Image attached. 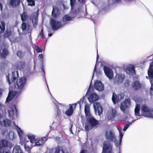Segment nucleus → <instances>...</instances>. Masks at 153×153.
Listing matches in <instances>:
<instances>
[{"label": "nucleus", "instance_id": "obj_39", "mask_svg": "<svg viewBox=\"0 0 153 153\" xmlns=\"http://www.w3.org/2000/svg\"><path fill=\"white\" fill-rule=\"evenodd\" d=\"M70 5L71 6V9L72 10L74 7V3H75V0H70Z\"/></svg>", "mask_w": 153, "mask_h": 153}, {"label": "nucleus", "instance_id": "obj_60", "mask_svg": "<svg viewBox=\"0 0 153 153\" xmlns=\"http://www.w3.org/2000/svg\"><path fill=\"white\" fill-rule=\"evenodd\" d=\"M150 57V56H149V57H148V58H149Z\"/></svg>", "mask_w": 153, "mask_h": 153}, {"label": "nucleus", "instance_id": "obj_52", "mask_svg": "<svg viewBox=\"0 0 153 153\" xmlns=\"http://www.w3.org/2000/svg\"><path fill=\"white\" fill-rule=\"evenodd\" d=\"M96 65H95V68H94V73H93V76H94V72L96 71Z\"/></svg>", "mask_w": 153, "mask_h": 153}, {"label": "nucleus", "instance_id": "obj_20", "mask_svg": "<svg viewBox=\"0 0 153 153\" xmlns=\"http://www.w3.org/2000/svg\"><path fill=\"white\" fill-rule=\"evenodd\" d=\"M99 98L98 96L96 94L93 93L90 95L88 99L90 102H93L97 100Z\"/></svg>", "mask_w": 153, "mask_h": 153}, {"label": "nucleus", "instance_id": "obj_7", "mask_svg": "<svg viewBox=\"0 0 153 153\" xmlns=\"http://www.w3.org/2000/svg\"><path fill=\"white\" fill-rule=\"evenodd\" d=\"M112 146L108 141H105L103 143L102 153H111Z\"/></svg>", "mask_w": 153, "mask_h": 153}, {"label": "nucleus", "instance_id": "obj_4", "mask_svg": "<svg viewBox=\"0 0 153 153\" xmlns=\"http://www.w3.org/2000/svg\"><path fill=\"white\" fill-rule=\"evenodd\" d=\"M141 115L152 118L153 117V109L146 105H143L141 107Z\"/></svg>", "mask_w": 153, "mask_h": 153}, {"label": "nucleus", "instance_id": "obj_2", "mask_svg": "<svg viewBox=\"0 0 153 153\" xmlns=\"http://www.w3.org/2000/svg\"><path fill=\"white\" fill-rule=\"evenodd\" d=\"M85 112L87 118V121L85 124V128L86 130L88 131L91 129L93 126L97 125L98 122L91 114L89 111V106L88 105H85Z\"/></svg>", "mask_w": 153, "mask_h": 153}, {"label": "nucleus", "instance_id": "obj_29", "mask_svg": "<svg viewBox=\"0 0 153 153\" xmlns=\"http://www.w3.org/2000/svg\"><path fill=\"white\" fill-rule=\"evenodd\" d=\"M140 86V85L139 83V82L137 81L134 82L132 85V87L135 89L138 88Z\"/></svg>", "mask_w": 153, "mask_h": 153}, {"label": "nucleus", "instance_id": "obj_21", "mask_svg": "<svg viewBox=\"0 0 153 153\" xmlns=\"http://www.w3.org/2000/svg\"><path fill=\"white\" fill-rule=\"evenodd\" d=\"M7 3L10 6L15 7L19 4L20 1L19 0H8L7 1Z\"/></svg>", "mask_w": 153, "mask_h": 153}, {"label": "nucleus", "instance_id": "obj_50", "mask_svg": "<svg viewBox=\"0 0 153 153\" xmlns=\"http://www.w3.org/2000/svg\"><path fill=\"white\" fill-rule=\"evenodd\" d=\"M39 58L41 59H43V55L42 54H39Z\"/></svg>", "mask_w": 153, "mask_h": 153}, {"label": "nucleus", "instance_id": "obj_31", "mask_svg": "<svg viewBox=\"0 0 153 153\" xmlns=\"http://www.w3.org/2000/svg\"><path fill=\"white\" fill-rule=\"evenodd\" d=\"M58 10L57 8L56 7H53V10L52 11V16L53 17L56 16V13H57Z\"/></svg>", "mask_w": 153, "mask_h": 153}, {"label": "nucleus", "instance_id": "obj_38", "mask_svg": "<svg viewBox=\"0 0 153 153\" xmlns=\"http://www.w3.org/2000/svg\"><path fill=\"white\" fill-rule=\"evenodd\" d=\"M151 84V87L150 89V94L151 95H153V84L152 83V80H150Z\"/></svg>", "mask_w": 153, "mask_h": 153}, {"label": "nucleus", "instance_id": "obj_42", "mask_svg": "<svg viewBox=\"0 0 153 153\" xmlns=\"http://www.w3.org/2000/svg\"><path fill=\"white\" fill-rule=\"evenodd\" d=\"M17 55L18 56L21 58L23 56V53L21 51H18L17 53Z\"/></svg>", "mask_w": 153, "mask_h": 153}, {"label": "nucleus", "instance_id": "obj_62", "mask_svg": "<svg viewBox=\"0 0 153 153\" xmlns=\"http://www.w3.org/2000/svg\"><path fill=\"white\" fill-rule=\"evenodd\" d=\"M88 91L87 93L88 92Z\"/></svg>", "mask_w": 153, "mask_h": 153}, {"label": "nucleus", "instance_id": "obj_17", "mask_svg": "<svg viewBox=\"0 0 153 153\" xmlns=\"http://www.w3.org/2000/svg\"><path fill=\"white\" fill-rule=\"evenodd\" d=\"M94 108L96 113L97 112L98 115H100L102 112V110L100 104L97 102L94 103Z\"/></svg>", "mask_w": 153, "mask_h": 153}, {"label": "nucleus", "instance_id": "obj_36", "mask_svg": "<svg viewBox=\"0 0 153 153\" xmlns=\"http://www.w3.org/2000/svg\"><path fill=\"white\" fill-rule=\"evenodd\" d=\"M29 5L31 6H34L35 5L34 1L33 0H27Z\"/></svg>", "mask_w": 153, "mask_h": 153}, {"label": "nucleus", "instance_id": "obj_51", "mask_svg": "<svg viewBox=\"0 0 153 153\" xmlns=\"http://www.w3.org/2000/svg\"><path fill=\"white\" fill-rule=\"evenodd\" d=\"M78 1L80 3H83L85 1L84 0H78Z\"/></svg>", "mask_w": 153, "mask_h": 153}, {"label": "nucleus", "instance_id": "obj_13", "mask_svg": "<svg viewBox=\"0 0 153 153\" xmlns=\"http://www.w3.org/2000/svg\"><path fill=\"white\" fill-rule=\"evenodd\" d=\"M125 70L127 73L130 75L134 73V65L132 64H128L124 67Z\"/></svg>", "mask_w": 153, "mask_h": 153}, {"label": "nucleus", "instance_id": "obj_11", "mask_svg": "<svg viewBox=\"0 0 153 153\" xmlns=\"http://www.w3.org/2000/svg\"><path fill=\"white\" fill-rule=\"evenodd\" d=\"M83 99H81L80 101L78 102L77 103H76L75 104H73L72 105H71L69 108L68 109L67 111L65 112L66 114L68 116L71 115L73 112V109L72 106H75L78 103L79 105L80 108L83 102Z\"/></svg>", "mask_w": 153, "mask_h": 153}, {"label": "nucleus", "instance_id": "obj_58", "mask_svg": "<svg viewBox=\"0 0 153 153\" xmlns=\"http://www.w3.org/2000/svg\"><path fill=\"white\" fill-rule=\"evenodd\" d=\"M45 139H46V138H45L44 139V142L45 141H46V140H45Z\"/></svg>", "mask_w": 153, "mask_h": 153}, {"label": "nucleus", "instance_id": "obj_54", "mask_svg": "<svg viewBox=\"0 0 153 153\" xmlns=\"http://www.w3.org/2000/svg\"><path fill=\"white\" fill-rule=\"evenodd\" d=\"M59 139H60V138H56V141H57V142L58 143L59 142V141H58V140H59Z\"/></svg>", "mask_w": 153, "mask_h": 153}, {"label": "nucleus", "instance_id": "obj_32", "mask_svg": "<svg viewBox=\"0 0 153 153\" xmlns=\"http://www.w3.org/2000/svg\"><path fill=\"white\" fill-rule=\"evenodd\" d=\"M135 120L133 121L131 123L130 122H127L126 123V124L124 128H123V130L124 131H125L127 129L129 126L131 124V123H133Z\"/></svg>", "mask_w": 153, "mask_h": 153}, {"label": "nucleus", "instance_id": "obj_22", "mask_svg": "<svg viewBox=\"0 0 153 153\" xmlns=\"http://www.w3.org/2000/svg\"><path fill=\"white\" fill-rule=\"evenodd\" d=\"M45 138H46L45 140H46L48 139L47 137L46 136L42 138L41 139L36 140L33 146H40L42 145L44 143V139Z\"/></svg>", "mask_w": 153, "mask_h": 153}, {"label": "nucleus", "instance_id": "obj_3", "mask_svg": "<svg viewBox=\"0 0 153 153\" xmlns=\"http://www.w3.org/2000/svg\"><path fill=\"white\" fill-rule=\"evenodd\" d=\"M120 133L119 139L117 140L114 133L111 130H107L105 133V136L106 139L108 140L114 142L115 146H118L120 144L123 134L119 130Z\"/></svg>", "mask_w": 153, "mask_h": 153}, {"label": "nucleus", "instance_id": "obj_14", "mask_svg": "<svg viewBox=\"0 0 153 153\" xmlns=\"http://www.w3.org/2000/svg\"><path fill=\"white\" fill-rule=\"evenodd\" d=\"M116 109L112 108H110L107 113V118L108 120L112 119L116 117Z\"/></svg>", "mask_w": 153, "mask_h": 153}, {"label": "nucleus", "instance_id": "obj_9", "mask_svg": "<svg viewBox=\"0 0 153 153\" xmlns=\"http://www.w3.org/2000/svg\"><path fill=\"white\" fill-rule=\"evenodd\" d=\"M50 24L53 30H57L61 27V24L60 22L53 19L51 20Z\"/></svg>", "mask_w": 153, "mask_h": 153}, {"label": "nucleus", "instance_id": "obj_59", "mask_svg": "<svg viewBox=\"0 0 153 153\" xmlns=\"http://www.w3.org/2000/svg\"><path fill=\"white\" fill-rule=\"evenodd\" d=\"M63 7L64 8V9H67V8H66L65 7V6H64V5H63Z\"/></svg>", "mask_w": 153, "mask_h": 153}, {"label": "nucleus", "instance_id": "obj_56", "mask_svg": "<svg viewBox=\"0 0 153 153\" xmlns=\"http://www.w3.org/2000/svg\"><path fill=\"white\" fill-rule=\"evenodd\" d=\"M137 98H134V100L136 102H138V101H137V100H136V99Z\"/></svg>", "mask_w": 153, "mask_h": 153}, {"label": "nucleus", "instance_id": "obj_5", "mask_svg": "<svg viewBox=\"0 0 153 153\" xmlns=\"http://www.w3.org/2000/svg\"><path fill=\"white\" fill-rule=\"evenodd\" d=\"M9 116L10 118H14L18 116L17 111L15 106L14 105H10L7 110Z\"/></svg>", "mask_w": 153, "mask_h": 153}, {"label": "nucleus", "instance_id": "obj_40", "mask_svg": "<svg viewBox=\"0 0 153 153\" xmlns=\"http://www.w3.org/2000/svg\"><path fill=\"white\" fill-rule=\"evenodd\" d=\"M32 22L34 24V25L35 26V25H36L37 23V19L36 17L33 18L32 19Z\"/></svg>", "mask_w": 153, "mask_h": 153}, {"label": "nucleus", "instance_id": "obj_19", "mask_svg": "<svg viewBox=\"0 0 153 153\" xmlns=\"http://www.w3.org/2000/svg\"><path fill=\"white\" fill-rule=\"evenodd\" d=\"M148 74V76H146V78L147 79H149L150 80H151V79L153 78V62L150 65Z\"/></svg>", "mask_w": 153, "mask_h": 153}, {"label": "nucleus", "instance_id": "obj_61", "mask_svg": "<svg viewBox=\"0 0 153 153\" xmlns=\"http://www.w3.org/2000/svg\"><path fill=\"white\" fill-rule=\"evenodd\" d=\"M48 32H50V31H49V30H48Z\"/></svg>", "mask_w": 153, "mask_h": 153}, {"label": "nucleus", "instance_id": "obj_33", "mask_svg": "<svg viewBox=\"0 0 153 153\" xmlns=\"http://www.w3.org/2000/svg\"><path fill=\"white\" fill-rule=\"evenodd\" d=\"M33 146V145H32L29 146H27L26 143L24 145V147L25 150L28 152L30 151L32 147Z\"/></svg>", "mask_w": 153, "mask_h": 153}, {"label": "nucleus", "instance_id": "obj_8", "mask_svg": "<svg viewBox=\"0 0 153 153\" xmlns=\"http://www.w3.org/2000/svg\"><path fill=\"white\" fill-rule=\"evenodd\" d=\"M130 105V100L129 99H127L121 104L120 106V109L123 112H124L129 107Z\"/></svg>", "mask_w": 153, "mask_h": 153}, {"label": "nucleus", "instance_id": "obj_25", "mask_svg": "<svg viewBox=\"0 0 153 153\" xmlns=\"http://www.w3.org/2000/svg\"><path fill=\"white\" fill-rule=\"evenodd\" d=\"M8 53V51L7 49H3L2 52L1 51H0V55L1 57L3 59H4Z\"/></svg>", "mask_w": 153, "mask_h": 153}, {"label": "nucleus", "instance_id": "obj_37", "mask_svg": "<svg viewBox=\"0 0 153 153\" xmlns=\"http://www.w3.org/2000/svg\"><path fill=\"white\" fill-rule=\"evenodd\" d=\"M8 137L10 139H12L14 137V133L13 131H10L8 135Z\"/></svg>", "mask_w": 153, "mask_h": 153}, {"label": "nucleus", "instance_id": "obj_30", "mask_svg": "<svg viewBox=\"0 0 153 153\" xmlns=\"http://www.w3.org/2000/svg\"><path fill=\"white\" fill-rule=\"evenodd\" d=\"M55 153H64L62 148L61 147H58L56 149Z\"/></svg>", "mask_w": 153, "mask_h": 153}, {"label": "nucleus", "instance_id": "obj_15", "mask_svg": "<svg viewBox=\"0 0 153 153\" xmlns=\"http://www.w3.org/2000/svg\"><path fill=\"white\" fill-rule=\"evenodd\" d=\"M124 95L123 94H121L119 95H117L116 94L113 93L112 98V101L114 104H116L119 101H120L124 97Z\"/></svg>", "mask_w": 153, "mask_h": 153}, {"label": "nucleus", "instance_id": "obj_46", "mask_svg": "<svg viewBox=\"0 0 153 153\" xmlns=\"http://www.w3.org/2000/svg\"><path fill=\"white\" fill-rule=\"evenodd\" d=\"M40 36L42 38H43L44 37V36H43V29H42L41 30V32L40 34Z\"/></svg>", "mask_w": 153, "mask_h": 153}, {"label": "nucleus", "instance_id": "obj_23", "mask_svg": "<svg viewBox=\"0 0 153 153\" xmlns=\"http://www.w3.org/2000/svg\"><path fill=\"white\" fill-rule=\"evenodd\" d=\"M10 124L11 122L8 119L4 120L3 121H0V125L2 126H10Z\"/></svg>", "mask_w": 153, "mask_h": 153}, {"label": "nucleus", "instance_id": "obj_64", "mask_svg": "<svg viewBox=\"0 0 153 153\" xmlns=\"http://www.w3.org/2000/svg\"><path fill=\"white\" fill-rule=\"evenodd\" d=\"M152 118H153V117H152Z\"/></svg>", "mask_w": 153, "mask_h": 153}, {"label": "nucleus", "instance_id": "obj_28", "mask_svg": "<svg viewBox=\"0 0 153 153\" xmlns=\"http://www.w3.org/2000/svg\"><path fill=\"white\" fill-rule=\"evenodd\" d=\"M140 105L136 104L134 109V114L135 116H139V114Z\"/></svg>", "mask_w": 153, "mask_h": 153}, {"label": "nucleus", "instance_id": "obj_26", "mask_svg": "<svg viewBox=\"0 0 153 153\" xmlns=\"http://www.w3.org/2000/svg\"><path fill=\"white\" fill-rule=\"evenodd\" d=\"M28 137L30 140V143H35L36 139H35V136L31 134H29L28 135Z\"/></svg>", "mask_w": 153, "mask_h": 153}, {"label": "nucleus", "instance_id": "obj_1", "mask_svg": "<svg viewBox=\"0 0 153 153\" xmlns=\"http://www.w3.org/2000/svg\"><path fill=\"white\" fill-rule=\"evenodd\" d=\"M26 82V78L24 77L17 80L16 85L15 86V90L14 91H9L6 98V102L11 100L15 96H17L21 92L24 88Z\"/></svg>", "mask_w": 153, "mask_h": 153}, {"label": "nucleus", "instance_id": "obj_49", "mask_svg": "<svg viewBox=\"0 0 153 153\" xmlns=\"http://www.w3.org/2000/svg\"><path fill=\"white\" fill-rule=\"evenodd\" d=\"M86 151L85 150H82L80 153H86Z\"/></svg>", "mask_w": 153, "mask_h": 153}, {"label": "nucleus", "instance_id": "obj_63", "mask_svg": "<svg viewBox=\"0 0 153 153\" xmlns=\"http://www.w3.org/2000/svg\"><path fill=\"white\" fill-rule=\"evenodd\" d=\"M140 100H139L138 101Z\"/></svg>", "mask_w": 153, "mask_h": 153}, {"label": "nucleus", "instance_id": "obj_41", "mask_svg": "<svg viewBox=\"0 0 153 153\" xmlns=\"http://www.w3.org/2000/svg\"><path fill=\"white\" fill-rule=\"evenodd\" d=\"M22 29L23 30H25L27 27V25L25 23H23L22 24Z\"/></svg>", "mask_w": 153, "mask_h": 153}, {"label": "nucleus", "instance_id": "obj_48", "mask_svg": "<svg viewBox=\"0 0 153 153\" xmlns=\"http://www.w3.org/2000/svg\"><path fill=\"white\" fill-rule=\"evenodd\" d=\"M10 35V33L8 32L7 33H6V35L5 36L6 37H8V36Z\"/></svg>", "mask_w": 153, "mask_h": 153}, {"label": "nucleus", "instance_id": "obj_34", "mask_svg": "<svg viewBox=\"0 0 153 153\" xmlns=\"http://www.w3.org/2000/svg\"><path fill=\"white\" fill-rule=\"evenodd\" d=\"M27 14L25 13H23L22 15H21V19L22 21H25L27 18Z\"/></svg>", "mask_w": 153, "mask_h": 153}, {"label": "nucleus", "instance_id": "obj_27", "mask_svg": "<svg viewBox=\"0 0 153 153\" xmlns=\"http://www.w3.org/2000/svg\"><path fill=\"white\" fill-rule=\"evenodd\" d=\"M13 153H22L20 147L18 146H16L13 149Z\"/></svg>", "mask_w": 153, "mask_h": 153}, {"label": "nucleus", "instance_id": "obj_44", "mask_svg": "<svg viewBox=\"0 0 153 153\" xmlns=\"http://www.w3.org/2000/svg\"><path fill=\"white\" fill-rule=\"evenodd\" d=\"M4 4V2L3 1H0V7L1 10H2L3 6Z\"/></svg>", "mask_w": 153, "mask_h": 153}, {"label": "nucleus", "instance_id": "obj_10", "mask_svg": "<svg viewBox=\"0 0 153 153\" xmlns=\"http://www.w3.org/2000/svg\"><path fill=\"white\" fill-rule=\"evenodd\" d=\"M8 145V143L7 140H0V153H2L1 150L4 147H6ZM3 153H11L9 150L5 149L3 151Z\"/></svg>", "mask_w": 153, "mask_h": 153}, {"label": "nucleus", "instance_id": "obj_53", "mask_svg": "<svg viewBox=\"0 0 153 153\" xmlns=\"http://www.w3.org/2000/svg\"><path fill=\"white\" fill-rule=\"evenodd\" d=\"M72 125H71V127L70 128V131L72 133H72Z\"/></svg>", "mask_w": 153, "mask_h": 153}, {"label": "nucleus", "instance_id": "obj_47", "mask_svg": "<svg viewBox=\"0 0 153 153\" xmlns=\"http://www.w3.org/2000/svg\"><path fill=\"white\" fill-rule=\"evenodd\" d=\"M3 91V88H0V97L2 96V93Z\"/></svg>", "mask_w": 153, "mask_h": 153}, {"label": "nucleus", "instance_id": "obj_18", "mask_svg": "<svg viewBox=\"0 0 153 153\" xmlns=\"http://www.w3.org/2000/svg\"><path fill=\"white\" fill-rule=\"evenodd\" d=\"M94 87L97 90L99 91H102L104 89V87L102 83L98 81L95 82Z\"/></svg>", "mask_w": 153, "mask_h": 153}, {"label": "nucleus", "instance_id": "obj_24", "mask_svg": "<svg viewBox=\"0 0 153 153\" xmlns=\"http://www.w3.org/2000/svg\"><path fill=\"white\" fill-rule=\"evenodd\" d=\"M124 75L123 74H117L116 75L115 78V80L120 83L122 82L124 79Z\"/></svg>", "mask_w": 153, "mask_h": 153}, {"label": "nucleus", "instance_id": "obj_16", "mask_svg": "<svg viewBox=\"0 0 153 153\" xmlns=\"http://www.w3.org/2000/svg\"><path fill=\"white\" fill-rule=\"evenodd\" d=\"M16 128L20 138V142L21 144H23L25 141V138L24 137L23 131L17 126H16Z\"/></svg>", "mask_w": 153, "mask_h": 153}, {"label": "nucleus", "instance_id": "obj_6", "mask_svg": "<svg viewBox=\"0 0 153 153\" xmlns=\"http://www.w3.org/2000/svg\"><path fill=\"white\" fill-rule=\"evenodd\" d=\"M18 73L17 71L12 72L11 74H9L7 77L10 85L13 84L18 77Z\"/></svg>", "mask_w": 153, "mask_h": 153}, {"label": "nucleus", "instance_id": "obj_35", "mask_svg": "<svg viewBox=\"0 0 153 153\" xmlns=\"http://www.w3.org/2000/svg\"><path fill=\"white\" fill-rule=\"evenodd\" d=\"M71 19V18L68 15H66L63 17V21L64 22H66L70 20Z\"/></svg>", "mask_w": 153, "mask_h": 153}, {"label": "nucleus", "instance_id": "obj_57", "mask_svg": "<svg viewBox=\"0 0 153 153\" xmlns=\"http://www.w3.org/2000/svg\"><path fill=\"white\" fill-rule=\"evenodd\" d=\"M98 55H97V60L98 59Z\"/></svg>", "mask_w": 153, "mask_h": 153}, {"label": "nucleus", "instance_id": "obj_43", "mask_svg": "<svg viewBox=\"0 0 153 153\" xmlns=\"http://www.w3.org/2000/svg\"><path fill=\"white\" fill-rule=\"evenodd\" d=\"M36 51L38 53L42 52V49L41 48H40L39 47H36Z\"/></svg>", "mask_w": 153, "mask_h": 153}, {"label": "nucleus", "instance_id": "obj_55", "mask_svg": "<svg viewBox=\"0 0 153 153\" xmlns=\"http://www.w3.org/2000/svg\"><path fill=\"white\" fill-rule=\"evenodd\" d=\"M52 35V33H49L48 34V36L49 37H51Z\"/></svg>", "mask_w": 153, "mask_h": 153}, {"label": "nucleus", "instance_id": "obj_12", "mask_svg": "<svg viewBox=\"0 0 153 153\" xmlns=\"http://www.w3.org/2000/svg\"><path fill=\"white\" fill-rule=\"evenodd\" d=\"M104 73L106 76L109 79H112L113 77V72L112 70L106 66L103 67Z\"/></svg>", "mask_w": 153, "mask_h": 153}, {"label": "nucleus", "instance_id": "obj_45", "mask_svg": "<svg viewBox=\"0 0 153 153\" xmlns=\"http://www.w3.org/2000/svg\"><path fill=\"white\" fill-rule=\"evenodd\" d=\"M129 81L128 80H126L125 82V85L126 87H127L129 85Z\"/></svg>", "mask_w": 153, "mask_h": 153}]
</instances>
